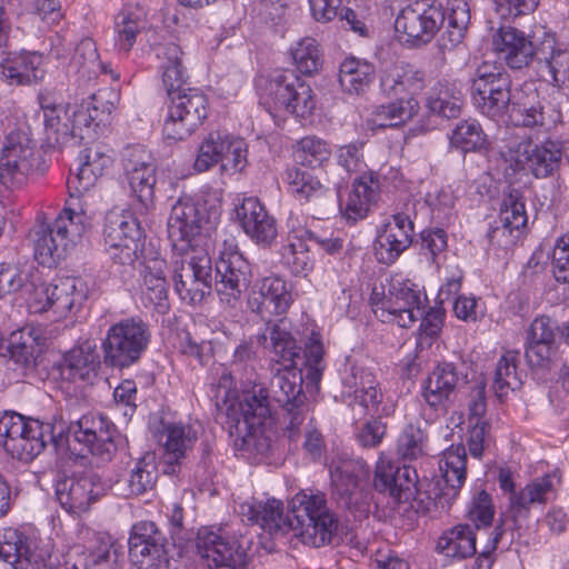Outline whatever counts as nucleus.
Listing matches in <instances>:
<instances>
[{
  "mask_svg": "<svg viewBox=\"0 0 569 569\" xmlns=\"http://www.w3.org/2000/svg\"><path fill=\"white\" fill-rule=\"evenodd\" d=\"M72 440L102 461H110L122 442L114 425L103 415L93 412L66 425L62 446L70 447Z\"/></svg>",
  "mask_w": 569,
  "mask_h": 569,
  "instance_id": "ddd939ff",
  "label": "nucleus"
},
{
  "mask_svg": "<svg viewBox=\"0 0 569 569\" xmlns=\"http://www.w3.org/2000/svg\"><path fill=\"white\" fill-rule=\"evenodd\" d=\"M293 302L291 286L280 277L271 276L254 283L247 298V305L251 312L266 321L264 331L258 336V342L263 347L270 343L268 327L286 319L282 317Z\"/></svg>",
  "mask_w": 569,
  "mask_h": 569,
  "instance_id": "4468645a",
  "label": "nucleus"
},
{
  "mask_svg": "<svg viewBox=\"0 0 569 569\" xmlns=\"http://www.w3.org/2000/svg\"><path fill=\"white\" fill-rule=\"evenodd\" d=\"M332 495L345 508L351 509L361 481L369 477V467L362 460L338 459L329 467Z\"/></svg>",
  "mask_w": 569,
  "mask_h": 569,
  "instance_id": "a878e982",
  "label": "nucleus"
},
{
  "mask_svg": "<svg viewBox=\"0 0 569 569\" xmlns=\"http://www.w3.org/2000/svg\"><path fill=\"white\" fill-rule=\"evenodd\" d=\"M466 383L467 373L462 365L439 362L426 378L422 396L431 408L443 409L455 391Z\"/></svg>",
  "mask_w": 569,
  "mask_h": 569,
  "instance_id": "b1692460",
  "label": "nucleus"
},
{
  "mask_svg": "<svg viewBox=\"0 0 569 569\" xmlns=\"http://www.w3.org/2000/svg\"><path fill=\"white\" fill-rule=\"evenodd\" d=\"M427 433L419 426L407 425L397 440V453L403 460H416L426 455Z\"/></svg>",
  "mask_w": 569,
  "mask_h": 569,
  "instance_id": "0e129e2a",
  "label": "nucleus"
},
{
  "mask_svg": "<svg viewBox=\"0 0 569 569\" xmlns=\"http://www.w3.org/2000/svg\"><path fill=\"white\" fill-rule=\"evenodd\" d=\"M512 81L502 66L482 62L475 70L471 98L478 111L496 122L548 134L562 122L559 108L539 98L537 92L518 99L511 93Z\"/></svg>",
  "mask_w": 569,
  "mask_h": 569,
  "instance_id": "f03ea898",
  "label": "nucleus"
},
{
  "mask_svg": "<svg viewBox=\"0 0 569 569\" xmlns=\"http://www.w3.org/2000/svg\"><path fill=\"white\" fill-rule=\"evenodd\" d=\"M380 87L388 96L419 93L425 87V74L410 64H396L383 71Z\"/></svg>",
  "mask_w": 569,
  "mask_h": 569,
  "instance_id": "e433bc0d",
  "label": "nucleus"
},
{
  "mask_svg": "<svg viewBox=\"0 0 569 569\" xmlns=\"http://www.w3.org/2000/svg\"><path fill=\"white\" fill-rule=\"evenodd\" d=\"M172 281L179 297L189 303L201 302L211 291V258L194 244L172 248Z\"/></svg>",
  "mask_w": 569,
  "mask_h": 569,
  "instance_id": "1a4fd4ad",
  "label": "nucleus"
},
{
  "mask_svg": "<svg viewBox=\"0 0 569 569\" xmlns=\"http://www.w3.org/2000/svg\"><path fill=\"white\" fill-rule=\"evenodd\" d=\"M163 472L176 475L198 440L197 431L189 425L167 423L162 430Z\"/></svg>",
  "mask_w": 569,
  "mask_h": 569,
  "instance_id": "c756f323",
  "label": "nucleus"
},
{
  "mask_svg": "<svg viewBox=\"0 0 569 569\" xmlns=\"http://www.w3.org/2000/svg\"><path fill=\"white\" fill-rule=\"evenodd\" d=\"M217 221L216 211H208L204 203L192 198H180L171 208L168 219V236L174 244H193L197 236L212 229Z\"/></svg>",
  "mask_w": 569,
  "mask_h": 569,
  "instance_id": "f3484780",
  "label": "nucleus"
},
{
  "mask_svg": "<svg viewBox=\"0 0 569 569\" xmlns=\"http://www.w3.org/2000/svg\"><path fill=\"white\" fill-rule=\"evenodd\" d=\"M128 543L129 559L138 569H159L168 562V540L152 521L133 525Z\"/></svg>",
  "mask_w": 569,
  "mask_h": 569,
  "instance_id": "a211bd4d",
  "label": "nucleus"
},
{
  "mask_svg": "<svg viewBox=\"0 0 569 569\" xmlns=\"http://www.w3.org/2000/svg\"><path fill=\"white\" fill-rule=\"evenodd\" d=\"M540 41L541 38L530 37L515 27L501 26L493 37V47L509 68L520 70L532 62L537 64Z\"/></svg>",
  "mask_w": 569,
  "mask_h": 569,
  "instance_id": "aec40b11",
  "label": "nucleus"
},
{
  "mask_svg": "<svg viewBox=\"0 0 569 569\" xmlns=\"http://www.w3.org/2000/svg\"><path fill=\"white\" fill-rule=\"evenodd\" d=\"M536 70L555 87H569V51L558 48L555 37L547 32L541 37Z\"/></svg>",
  "mask_w": 569,
  "mask_h": 569,
  "instance_id": "c85d7f7f",
  "label": "nucleus"
},
{
  "mask_svg": "<svg viewBox=\"0 0 569 569\" xmlns=\"http://www.w3.org/2000/svg\"><path fill=\"white\" fill-rule=\"evenodd\" d=\"M78 160V172L68 179L70 200L54 221H39L32 231L34 258L44 267L63 260L90 227V217L79 203V196L94 187L113 162L111 154L99 146L82 150Z\"/></svg>",
  "mask_w": 569,
  "mask_h": 569,
  "instance_id": "f257e3e1",
  "label": "nucleus"
},
{
  "mask_svg": "<svg viewBox=\"0 0 569 569\" xmlns=\"http://www.w3.org/2000/svg\"><path fill=\"white\" fill-rule=\"evenodd\" d=\"M144 231L138 218L130 211H109L103 227L104 243L126 240L129 243L144 244Z\"/></svg>",
  "mask_w": 569,
  "mask_h": 569,
  "instance_id": "58836bf2",
  "label": "nucleus"
},
{
  "mask_svg": "<svg viewBox=\"0 0 569 569\" xmlns=\"http://www.w3.org/2000/svg\"><path fill=\"white\" fill-rule=\"evenodd\" d=\"M250 280V264L240 252L229 250L220 253L216 262L214 288L221 302L237 308Z\"/></svg>",
  "mask_w": 569,
  "mask_h": 569,
  "instance_id": "6ab92c4d",
  "label": "nucleus"
},
{
  "mask_svg": "<svg viewBox=\"0 0 569 569\" xmlns=\"http://www.w3.org/2000/svg\"><path fill=\"white\" fill-rule=\"evenodd\" d=\"M106 90H100L92 93L90 101L81 104L69 103V126L70 139H79L84 141L94 136L96 120L99 116V106L102 107V112L111 113L113 104L109 101L103 103Z\"/></svg>",
  "mask_w": 569,
  "mask_h": 569,
  "instance_id": "7c9ffc66",
  "label": "nucleus"
},
{
  "mask_svg": "<svg viewBox=\"0 0 569 569\" xmlns=\"http://www.w3.org/2000/svg\"><path fill=\"white\" fill-rule=\"evenodd\" d=\"M144 29L143 13L139 8H123L114 20L116 47L129 52L137 36Z\"/></svg>",
  "mask_w": 569,
  "mask_h": 569,
  "instance_id": "3c124183",
  "label": "nucleus"
},
{
  "mask_svg": "<svg viewBox=\"0 0 569 569\" xmlns=\"http://www.w3.org/2000/svg\"><path fill=\"white\" fill-rule=\"evenodd\" d=\"M497 481L500 490L508 495V517L513 528L520 529L535 509L555 499L560 478L556 473H547L517 489L515 473L510 468L501 467L498 470Z\"/></svg>",
  "mask_w": 569,
  "mask_h": 569,
  "instance_id": "6e6552de",
  "label": "nucleus"
},
{
  "mask_svg": "<svg viewBox=\"0 0 569 569\" xmlns=\"http://www.w3.org/2000/svg\"><path fill=\"white\" fill-rule=\"evenodd\" d=\"M437 548L447 557L467 558L476 553V535L469 525H458L442 533Z\"/></svg>",
  "mask_w": 569,
  "mask_h": 569,
  "instance_id": "a18cd8bd",
  "label": "nucleus"
},
{
  "mask_svg": "<svg viewBox=\"0 0 569 569\" xmlns=\"http://www.w3.org/2000/svg\"><path fill=\"white\" fill-rule=\"evenodd\" d=\"M286 181L290 192L300 201L320 202L330 193L317 178L298 168H289L286 171Z\"/></svg>",
  "mask_w": 569,
  "mask_h": 569,
  "instance_id": "603ef678",
  "label": "nucleus"
},
{
  "mask_svg": "<svg viewBox=\"0 0 569 569\" xmlns=\"http://www.w3.org/2000/svg\"><path fill=\"white\" fill-rule=\"evenodd\" d=\"M219 418L229 435L234 438V447L261 460L271 448V440L266 435V426L271 425V408L268 395L260 386L243 389L234 401L217 403Z\"/></svg>",
  "mask_w": 569,
  "mask_h": 569,
  "instance_id": "39448f33",
  "label": "nucleus"
},
{
  "mask_svg": "<svg viewBox=\"0 0 569 569\" xmlns=\"http://www.w3.org/2000/svg\"><path fill=\"white\" fill-rule=\"evenodd\" d=\"M44 347L41 328L27 327L11 333L8 350L17 365L29 370L36 368Z\"/></svg>",
  "mask_w": 569,
  "mask_h": 569,
  "instance_id": "f704fd0d",
  "label": "nucleus"
},
{
  "mask_svg": "<svg viewBox=\"0 0 569 569\" xmlns=\"http://www.w3.org/2000/svg\"><path fill=\"white\" fill-rule=\"evenodd\" d=\"M519 357L520 353L516 350H508L500 357L492 382V388L498 398L506 397L509 391H515L521 387V375L517 370Z\"/></svg>",
  "mask_w": 569,
  "mask_h": 569,
  "instance_id": "8fccbe9b",
  "label": "nucleus"
},
{
  "mask_svg": "<svg viewBox=\"0 0 569 569\" xmlns=\"http://www.w3.org/2000/svg\"><path fill=\"white\" fill-rule=\"evenodd\" d=\"M44 161L29 131H11L0 158V181L8 188H20L44 172Z\"/></svg>",
  "mask_w": 569,
  "mask_h": 569,
  "instance_id": "9d476101",
  "label": "nucleus"
},
{
  "mask_svg": "<svg viewBox=\"0 0 569 569\" xmlns=\"http://www.w3.org/2000/svg\"><path fill=\"white\" fill-rule=\"evenodd\" d=\"M419 110L413 97L400 98L387 104L378 106L366 120L369 129L398 127L412 119Z\"/></svg>",
  "mask_w": 569,
  "mask_h": 569,
  "instance_id": "ea45409f",
  "label": "nucleus"
},
{
  "mask_svg": "<svg viewBox=\"0 0 569 569\" xmlns=\"http://www.w3.org/2000/svg\"><path fill=\"white\" fill-rule=\"evenodd\" d=\"M309 239L287 241L281 248L282 261L295 274H301L313 268V257Z\"/></svg>",
  "mask_w": 569,
  "mask_h": 569,
  "instance_id": "e2e57ef3",
  "label": "nucleus"
},
{
  "mask_svg": "<svg viewBox=\"0 0 569 569\" xmlns=\"http://www.w3.org/2000/svg\"><path fill=\"white\" fill-rule=\"evenodd\" d=\"M196 546L209 569H243L251 539L247 533L231 536L227 528L204 527L197 533Z\"/></svg>",
  "mask_w": 569,
  "mask_h": 569,
  "instance_id": "f8f14e48",
  "label": "nucleus"
},
{
  "mask_svg": "<svg viewBox=\"0 0 569 569\" xmlns=\"http://www.w3.org/2000/svg\"><path fill=\"white\" fill-rule=\"evenodd\" d=\"M100 368V358L94 346L86 342L67 351L60 362L58 370L62 379L74 382L91 381Z\"/></svg>",
  "mask_w": 569,
  "mask_h": 569,
  "instance_id": "2f4dec72",
  "label": "nucleus"
},
{
  "mask_svg": "<svg viewBox=\"0 0 569 569\" xmlns=\"http://www.w3.org/2000/svg\"><path fill=\"white\" fill-rule=\"evenodd\" d=\"M44 76L43 59L38 52L8 56L0 63V79L9 84H30Z\"/></svg>",
  "mask_w": 569,
  "mask_h": 569,
  "instance_id": "473e14b6",
  "label": "nucleus"
},
{
  "mask_svg": "<svg viewBox=\"0 0 569 569\" xmlns=\"http://www.w3.org/2000/svg\"><path fill=\"white\" fill-rule=\"evenodd\" d=\"M0 558L13 569H38L42 562L41 557L31 548L29 538L17 530L3 535L0 540Z\"/></svg>",
  "mask_w": 569,
  "mask_h": 569,
  "instance_id": "c9c22d12",
  "label": "nucleus"
},
{
  "mask_svg": "<svg viewBox=\"0 0 569 569\" xmlns=\"http://www.w3.org/2000/svg\"><path fill=\"white\" fill-rule=\"evenodd\" d=\"M415 234V224L409 214L397 212L383 224L375 242V256L378 262L392 264L406 251Z\"/></svg>",
  "mask_w": 569,
  "mask_h": 569,
  "instance_id": "4be33fe9",
  "label": "nucleus"
},
{
  "mask_svg": "<svg viewBox=\"0 0 569 569\" xmlns=\"http://www.w3.org/2000/svg\"><path fill=\"white\" fill-rule=\"evenodd\" d=\"M254 358L256 351L251 342L243 341L236 348L232 360V367L234 369L232 372L222 373L218 385V398L221 396V392H223V401H228V403H230L232 389L236 388V378L233 377V373L237 372V367L247 365Z\"/></svg>",
  "mask_w": 569,
  "mask_h": 569,
  "instance_id": "69168bd1",
  "label": "nucleus"
},
{
  "mask_svg": "<svg viewBox=\"0 0 569 569\" xmlns=\"http://www.w3.org/2000/svg\"><path fill=\"white\" fill-rule=\"evenodd\" d=\"M452 147L463 152L479 151L487 146V136L476 120H462L450 136Z\"/></svg>",
  "mask_w": 569,
  "mask_h": 569,
  "instance_id": "bf43d9fd",
  "label": "nucleus"
},
{
  "mask_svg": "<svg viewBox=\"0 0 569 569\" xmlns=\"http://www.w3.org/2000/svg\"><path fill=\"white\" fill-rule=\"evenodd\" d=\"M162 63V81L170 97L178 92H183L186 83V69L181 62L182 51L176 43H168L161 51Z\"/></svg>",
  "mask_w": 569,
  "mask_h": 569,
  "instance_id": "864d4df0",
  "label": "nucleus"
},
{
  "mask_svg": "<svg viewBox=\"0 0 569 569\" xmlns=\"http://www.w3.org/2000/svg\"><path fill=\"white\" fill-rule=\"evenodd\" d=\"M293 63L299 72L311 76L322 66V54L318 42L311 37L300 39L290 50Z\"/></svg>",
  "mask_w": 569,
  "mask_h": 569,
  "instance_id": "052dcab7",
  "label": "nucleus"
},
{
  "mask_svg": "<svg viewBox=\"0 0 569 569\" xmlns=\"http://www.w3.org/2000/svg\"><path fill=\"white\" fill-rule=\"evenodd\" d=\"M69 72H74L83 81H90L99 73L107 72L106 66L99 60L98 49L92 39H82L77 44L69 64Z\"/></svg>",
  "mask_w": 569,
  "mask_h": 569,
  "instance_id": "c03bdc74",
  "label": "nucleus"
},
{
  "mask_svg": "<svg viewBox=\"0 0 569 569\" xmlns=\"http://www.w3.org/2000/svg\"><path fill=\"white\" fill-rule=\"evenodd\" d=\"M228 133L221 131L209 132L197 149V157L193 162V170L203 173L220 164L223 159Z\"/></svg>",
  "mask_w": 569,
  "mask_h": 569,
  "instance_id": "5fc2aeb1",
  "label": "nucleus"
},
{
  "mask_svg": "<svg viewBox=\"0 0 569 569\" xmlns=\"http://www.w3.org/2000/svg\"><path fill=\"white\" fill-rule=\"evenodd\" d=\"M103 493L100 478L94 473L66 477L56 483V496L60 506L70 515L88 511Z\"/></svg>",
  "mask_w": 569,
  "mask_h": 569,
  "instance_id": "412c9836",
  "label": "nucleus"
},
{
  "mask_svg": "<svg viewBox=\"0 0 569 569\" xmlns=\"http://www.w3.org/2000/svg\"><path fill=\"white\" fill-rule=\"evenodd\" d=\"M448 21V34L452 44L459 43L467 27L470 22V11L468 3L465 0H453L449 8V13L446 16Z\"/></svg>",
  "mask_w": 569,
  "mask_h": 569,
  "instance_id": "774afa93",
  "label": "nucleus"
},
{
  "mask_svg": "<svg viewBox=\"0 0 569 569\" xmlns=\"http://www.w3.org/2000/svg\"><path fill=\"white\" fill-rule=\"evenodd\" d=\"M466 463L467 453L463 446H452L443 452L439 461V469L446 483L445 489L449 490L445 495L455 497L462 487L466 481Z\"/></svg>",
  "mask_w": 569,
  "mask_h": 569,
  "instance_id": "37998d69",
  "label": "nucleus"
},
{
  "mask_svg": "<svg viewBox=\"0 0 569 569\" xmlns=\"http://www.w3.org/2000/svg\"><path fill=\"white\" fill-rule=\"evenodd\" d=\"M331 157V150L329 144L315 136H308L298 141L295 150V159L297 163L318 168L325 162L329 161Z\"/></svg>",
  "mask_w": 569,
  "mask_h": 569,
  "instance_id": "680f3d73",
  "label": "nucleus"
},
{
  "mask_svg": "<svg viewBox=\"0 0 569 569\" xmlns=\"http://www.w3.org/2000/svg\"><path fill=\"white\" fill-rule=\"evenodd\" d=\"M513 153L511 158L517 168L528 169L538 179L552 176L559 169L562 157L561 150L551 141L540 146L522 141L518 143Z\"/></svg>",
  "mask_w": 569,
  "mask_h": 569,
  "instance_id": "bb28decb",
  "label": "nucleus"
},
{
  "mask_svg": "<svg viewBox=\"0 0 569 569\" xmlns=\"http://www.w3.org/2000/svg\"><path fill=\"white\" fill-rule=\"evenodd\" d=\"M379 193V176L372 171L361 174L352 183V190L343 207L345 217L352 221L365 218L371 204L378 200Z\"/></svg>",
  "mask_w": 569,
  "mask_h": 569,
  "instance_id": "72a5a7b5",
  "label": "nucleus"
},
{
  "mask_svg": "<svg viewBox=\"0 0 569 569\" xmlns=\"http://www.w3.org/2000/svg\"><path fill=\"white\" fill-rule=\"evenodd\" d=\"M157 479L158 467L156 457L152 453H147L136 461L128 475L127 483L129 495L140 496L152 490Z\"/></svg>",
  "mask_w": 569,
  "mask_h": 569,
  "instance_id": "6e6d98bb",
  "label": "nucleus"
},
{
  "mask_svg": "<svg viewBox=\"0 0 569 569\" xmlns=\"http://www.w3.org/2000/svg\"><path fill=\"white\" fill-rule=\"evenodd\" d=\"M418 475L409 466H398L380 456L376 465L373 486L388 493L396 502H407L417 492Z\"/></svg>",
  "mask_w": 569,
  "mask_h": 569,
  "instance_id": "5701e85b",
  "label": "nucleus"
},
{
  "mask_svg": "<svg viewBox=\"0 0 569 569\" xmlns=\"http://www.w3.org/2000/svg\"><path fill=\"white\" fill-rule=\"evenodd\" d=\"M462 107V93L453 83H438L427 98L432 114L447 119L457 118Z\"/></svg>",
  "mask_w": 569,
  "mask_h": 569,
  "instance_id": "de8ad7c7",
  "label": "nucleus"
},
{
  "mask_svg": "<svg viewBox=\"0 0 569 569\" xmlns=\"http://www.w3.org/2000/svg\"><path fill=\"white\" fill-rule=\"evenodd\" d=\"M53 300V312L64 317L69 312H77L88 299V287L78 278H60L50 288Z\"/></svg>",
  "mask_w": 569,
  "mask_h": 569,
  "instance_id": "4c0bfd02",
  "label": "nucleus"
},
{
  "mask_svg": "<svg viewBox=\"0 0 569 569\" xmlns=\"http://www.w3.org/2000/svg\"><path fill=\"white\" fill-rule=\"evenodd\" d=\"M446 21L440 3L415 0L406 6L395 20V30L401 41L420 47L429 43Z\"/></svg>",
  "mask_w": 569,
  "mask_h": 569,
  "instance_id": "dca6fc26",
  "label": "nucleus"
},
{
  "mask_svg": "<svg viewBox=\"0 0 569 569\" xmlns=\"http://www.w3.org/2000/svg\"><path fill=\"white\" fill-rule=\"evenodd\" d=\"M64 430L66 423L62 420L44 423L6 411L0 416V446L12 458L30 462L43 451L48 442L56 448L61 447Z\"/></svg>",
  "mask_w": 569,
  "mask_h": 569,
  "instance_id": "423d86ee",
  "label": "nucleus"
},
{
  "mask_svg": "<svg viewBox=\"0 0 569 569\" xmlns=\"http://www.w3.org/2000/svg\"><path fill=\"white\" fill-rule=\"evenodd\" d=\"M157 168H147L124 173L130 187L131 196H133L140 204V210L148 212L154 207V184Z\"/></svg>",
  "mask_w": 569,
  "mask_h": 569,
  "instance_id": "13d9d810",
  "label": "nucleus"
},
{
  "mask_svg": "<svg viewBox=\"0 0 569 569\" xmlns=\"http://www.w3.org/2000/svg\"><path fill=\"white\" fill-rule=\"evenodd\" d=\"M270 343L264 349L269 350L277 363L281 368L276 369L269 383V389L262 387L268 395V405L270 400L278 403L284 410L283 422L286 433L290 440H295L300 427L306 419V395L302 390V383L306 380L302 369L297 367V360L300 359V347L296 338L290 332V325L286 319L268 327ZM258 386L254 383L252 387Z\"/></svg>",
  "mask_w": 569,
  "mask_h": 569,
  "instance_id": "20e7f679",
  "label": "nucleus"
},
{
  "mask_svg": "<svg viewBox=\"0 0 569 569\" xmlns=\"http://www.w3.org/2000/svg\"><path fill=\"white\" fill-rule=\"evenodd\" d=\"M238 513L242 521L259 525L270 535L292 529L305 545L315 548L331 543L339 528L338 518L329 509L326 495L312 489L295 495L287 516L283 515L282 502L277 499L241 502Z\"/></svg>",
  "mask_w": 569,
  "mask_h": 569,
  "instance_id": "7ed1b4c3",
  "label": "nucleus"
},
{
  "mask_svg": "<svg viewBox=\"0 0 569 569\" xmlns=\"http://www.w3.org/2000/svg\"><path fill=\"white\" fill-rule=\"evenodd\" d=\"M244 233L256 243L270 247L278 237L277 221L256 197H248L236 208Z\"/></svg>",
  "mask_w": 569,
  "mask_h": 569,
  "instance_id": "393cba45",
  "label": "nucleus"
},
{
  "mask_svg": "<svg viewBox=\"0 0 569 569\" xmlns=\"http://www.w3.org/2000/svg\"><path fill=\"white\" fill-rule=\"evenodd\" d=\"M499 220L503 229L510 232L519 231L527 226L528 216L520 190L509 188L501 202Z\"/></svg>",
  "mask_w": 569,
  "mask_h": 569,
  "instance_id": "4d7b16f0",
  "label": "nucleus"
},
{
  "mask_svg": "<svg viewBox=\"0 0 569 569\" xmlns=\"http://www.w3.org/2000/svg\"><path fill=\"white\" fill-rule=\"evenodd\" d=\"M248 164V146L242 138L228 134L220 170L228 173L241 172Z\"/></svg>",
  "mask_w": 569,
  "mask_h": 569,
  "instance_id": "338daca9",
  "label": "nucleus"
},
{
  "mask_svg": "<svg viewBox=\"0 0 569 569\" xmlns=\"http://www.w3.org/2000/svg\"><path fill=\"white\" fill-rule=\"evenodd\" d=\"M117 551L114 541L108 533L99 532L94 541L80 556L82 569H116Z\"/></svg>",
  "mask_w": 569,
  "mask_h": 569,
  "instance_id": "09e8293b",
  "label": "nucleus"
},
{
  "mask_svg": "<svg viewBox=\"0 0 569 569\" xmlns=\"http://www.w3.org/2000/svg\"><path fill=\"white\" fill-rule=\"evenodd\" d=\"M209 100L199 89L187 88L171 97L163 122L166 140L182 141L194 133L208 117Z\"/></svg>",
  "mask_w": 569,
  "mask_h": 569,
  "instance_id": "2eb2a0df",
  "label": "nucleus"
},
{
  "mask_svg": "<svg viewBox=\"0 0 569 569\" xmlns=\"http://www.w3.org/2000/svg\"><path fill=\"white\" fill-rule=\"evenodd\" d=\"M260 104L270 114L280 112L306 118L316 108L312 89L293 70L276 69L257 81Z\"/></svg>",
  "mask_w": 569,
  "mask_h": 569,
  "instance_id": "0eeeda50",
  "label": "nucleus"
},
{
  "mask_svg": "<svg viewBox=\"0 0 569 569\" xmlns=\"http://www.w3.org/2000/svg\"><path fill=\"white\" fill-rule=\"evenodd\" d=\"M40 107L43 111L44 139L49 148H60L70 140L69 103L54 104L48 98H40Z\"/></svg>",
  "mask_w": 569,
  "mask_h": 569,
  "instance_id": "a19ab883",
  "label": "nucleus"
},
{
  "mask_svg": "<svg viewBox=\"0 0 569 569\" xmlns=\"http://www.w3.org/2000/svg\"><path fill=\"white\" fill-rule=\"evenodd\" d=\"M151 340L150 326L140 317H129L110 326L102 341L103 361L113 368L136 363Z\"/></svg>",
  "mask_w": 569,
  "mask_h": 569,
  "instance_id": "9b49d317",
  "label": "nucleus"
},
{
  "mask_svg": "<svg viewBox=\"0 0 569 569\" xmlns=\"http://www.w3.org/2000/svg\"><path fill=\"white\" fill-rule=\"evenodd\" d=\"M375 78L373 64L353 57L345 59L339 68V83L349 94L366 92Z\"/></svg>",
  "mask_w": 569,
  "mask_h": 569,
  "instance_id": "79ce46f5",
  "label": "nucleus"
},
{
  "mask_svg": "<svg viewBox=\"0 0 569 569\" xmlns=\"http://www.w3.org/2000/svg\"><path fill=\"white\" fill-rule=\"evenodd\" d=\"M140 277L143 298L158 310L166 313L168 303V281L166 278V260L158 252L150 250L140 262Z\"/></svg>",
  "mask_w": 569,
  "mask_h": 569,
  "instance_id": "cd10ccee",
  "label": "nucleus"
},
{
  "mask_svg": "<svg viewBox=\"0 0 569 569\" xmlns=\"http://www.w3.org/2000/svg\"><path fill=\"white\" fill-rule=\"evenodd\" d=\"M302 341L305 378L310 385L318 386L326 369L322 337L312 328L309 333L305 335Z\"/></svg>",
  "mask_w": 569,
  "mask_h": 569,
  "instance_id": "49530a36",
  "label": "nucleus"
}]
</instances>
